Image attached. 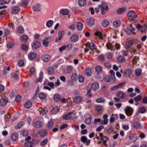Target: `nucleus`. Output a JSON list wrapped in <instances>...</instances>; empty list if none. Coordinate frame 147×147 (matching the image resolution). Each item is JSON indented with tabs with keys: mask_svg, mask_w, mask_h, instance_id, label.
Returning <instances> with one entry per match:
<instances>
[{
	"mask_svg": "<svg viewBox=\"0 0 147 147\" xmlns=\"http://www.w3.org/2000/svg\"><path fill=\"white\" fill-rule=\"evenodd\" d=\"M32 105V102L30 101H27L24 105V107L26 108H29Z\"/></svg>",
	"mask_w": 147,
	"mask_h": 147,
	"instance_id": "nucleus-34",
	"label": "nucleus"
},
{
	"mask_svg": "<svg viewBox=\"0 0 147 147\" xmlns=\"http://www.w3.org/2000/svg\"><path fill=\"white\" fill-rule=\"evenodd\" d=\"M134 30L135 29L133 27L132 25L131 24L129 26H127V29L125 30V31L127 34L130 35L132 33L134 34L136 33L134 31Z\"/></svg>",
	"mask_w": 147,
	"mask_h": 147,
	"instance_id": "nucleus-1",
	"label": "nucleus"
},
{
	"mask_svg": "<svg viewBox=\"0 0 147 147\" xmlns=\"http://www.w3.org/2000/svg\"><path fill=\"white\" fill-rule=\"evenodd\" d=\"M53 23V21L52 20H49L46 23V26L48 28L51 27Z\"/></svg>",
	"mask_w": 147,
	"mask_h": 147,
	"instance_id": "nucleus-30",
	"label": "nucleus"
},
{
	"mask_svg": "<svg viewBox=\"0 0 147 147\" xmlns=\"http://www.w3.org/2000/svg\"><path fill=\"white\" fill-rule=\"evenodd\" d=\"M77 75L76 73L72 74L71 76V79L72 81H76L77 80Z\"/></svg>",
	"mask_w": 147,
	"mask_h": 147,
	"instance_id": "nucleus-43",
	"label": "nucleus"
},
{
	"mask_svg": "<svg viewBox=\"0 0 147 147\" xmlns=\"http://www.w3.org/2000/svg\"><path fill=\"white\" fill-rule=\"evenodd\" d=\"M29 3V0H22L21 6L24 8H25Z\"/></svg>",
	"mask_w": 147,
	"mask_h": 147,
	"instance_id": "nucleus-17",
	"label": "nucleus"
},
{
	"mask_svg": "<svg viewBox=\"0 0 147 147\" xmlns=\"http://www.w3.org/2000/svg\"><path fill=\"white\" fill-rule=\"evenodd\" d=\"M135 75L137 76H140L142 74V69L141 68H137L135 70Z\"/></svg>",
	"mask_w": 147,
	"mask_h": 147,
	"instance_id": "nucleus-29",
	"label": "nucleus"
},
{
	"mask_svg": "<svg viewBox=\"0 0 147 147\" xmlns=\"http://www.w3.org/2000/svg\"><path fill=\"white\" fill-rule=\"evenodd\" d=\"M133 42L132 41H129L127 43H126L127 46L126 47V49H128L129 47H131L133 44Z\"/></svg>",
	"mask_w": 147,
	"mask_h": 147,
	"instance_id": "nucleus-46",
	"label": "nucleus"
},
{
	"mask_svg": "<svg viewBox=\"0 0 147 147\" xmlns=\"http://www.w3.org/2000/svg\"><path fill=\"white\" fill-rule=\"evenodd\" d=\"M91 87L93 90H96L99 88V84L96 82H94L92 84Z\"/></svg>",
	"mask_w": 147,
	"mask_h": 147,
	"instance_id": "nucleus-12",
	"label": "nucleus"
},
{
	"mask_svg": "<svg viewBox=\"0 0 147 147\" xmlns=\"http://www.w3.org/2000/svg\"><path fill=\"white\" fill-rule=\"evenodd\" d=\"M40 43L38 41L35 40L33 42L32 47L35 49H37L40 47Z\"/></svg>",
	"mask_w": 147,
	"mask_h": 147,
	"instance_id": "nucleus-6",
	"label": "nucleus"
},
{
	"mask_svg": "<svg viewBox=\"0 0 147 147\" xmlns=\"http://www.w3.org/2000/svg\"><path fill=\"white\" fill-rule=\"evenodd\" d=\"M99 9H108L109 7L107 3L105 1H103L102 5H99L98 6Z\"/></svg>",
	"mask_w": 147,
	"mask_h": 147,
	"instance_id": "nucleus-5",
	"label": "nucleus"
},
{
	"mask_svg": "<svg viewBox=\"0 0 147 147\" xmlns=\"http://www.w3.org/2000/svg\"><path fill=\"white\" fill-rule=\"evenodd\" d=\"M128 16L129 20H132L136 17L137 15L134 11L131 10L128 13Z\"/></svg>",
	"mask_w": 147,
	"mask_h": 147,
	"instance_id": "nucleus-2",
	"label": "nucleus"
},
{
	"mask_svg": "<svg viewBox=\"0 0 147 147\" xmlns=\"http://www.w3.org/2000/svg\"><path fill=\"white\" fill-rule=\"evenodd\" d=\"M50 56L48 55H44L42 56V60L45 62H47L50 59Z\"/></svg>",
	"mask_w": 147,
	"mask_h": 147,
	"instance_id": "nucleus-11",
	"label": "nucleus"
},
{
	"mask_svg": "<svg viewBox=\"0 0 147 147\" xmlns=\"http://www.w3.org/2000/svg\"><path fill=\"white\" fill-rule=\"evenodd\" d=\"M105 101V99L103 98H100L96 99V102L98 103L104 102Z\"/></svg>",
	"mask_w": 147,
	"mask_h": 147,
	"instance_id": "nucleus-41",
	"label": "nucleus"
},
{
	"mask_svg": "<svg viewBox=\"0 0 147 147\" xmlns=\"http://www.w3.org/2000/svg\"><path fill=\"white\" fill-rule=\"evenodd\" d=\"M131 73V71L129 69H126L124 71L123 76L125 77H127V76H130Z\"/></svg>",
	"mask_w": 147,
	"mask_h": 147,
	"instance_id": "nucleus-10",
	"label": "nucleus"
},
{
	"mask_svg": "<svg viewBox=\"0 0 147 147\" xmlns=\"http://www.w3.org/2000/svg\"><path fill=\"white\" fill-rule=\"evenodd\" d=\"M85 74L87 76H90L92 74L91 69L89 68L86 69L85 71Z\"/></svg>",
	"mask_w": 147,
	"mask_h": 147,
	"instance_id": "nucleus-39",
	"label": "nucleus"
},
{
	"mask_svg": "<svg viewBox=\"0 0 147 147\" xmlns=\"http://www.w3.org/2000/svg\"><path fill=\"white\" fill-rule=\"evenodd\" d=\"M85 123L87 125H90L91 123V118L89 117L86 118L85 120Z\"/></svg>",
	"mask_w": 147,
	"mask_h": 147,
	"instance_id": "nucleus-54",
	"label": "nucleus"
},
{
	"mask_svg": "<svg viewBox=\"0 0 147 147\" xmlns=\"http://www.w3.org/2000/svg\"><path fill=\"white\" fill-rule=\"evenodd\" d=\"M146 109L145 107H142L140 108L139 110V112L141 113H144L145 112Z\"/></svg>",
	"mask_w": 147,
	"mask_h": 147,
	"instance_id": "nucleus-61",
	"label": "nucleus"
},
{
	"mask_svg": "<svg viewBox=\"0 0 147 147\" xmlns=\"http://www.w3.org/2000/svg\"><path fill=\"white\" fill-rule=\"evenodd\" d=\"M60 12L63 15H67L68 14L69 11L68 10H61Z\"/></svg>",
	"mask_w": 147,
	"mask_h": 147,
	"instance_id": "nucleus-51",
	"label": "nucleus"
},
{
	"mask_svg": "<svg viewBox=\"0 0 147 147\" xmlns=\"http://www.w3.org/2000/svg\"><path fill=\"white\" fill-rule=\"evenodd\" d=\"M18 134L16 133L12 134L11 135V139L13 141H16L18 137Z\"/></svg>",
	"mask_w": 147,
	"mask_h": 147,
	"instance_id": "nucleus-27",
	"label": "nucleus"
},
{
	"mask_svg": "<svg viewBox=\"0 0 147 147\" xmlns=\"http://www.w3.org/2000/svg\"><path fill=\"white\" fill-rule=\"evenodd\" d=\"M72 112H69L67 114L63 116V118L65 120H68L71 119Z\"/></svg>",
	"mask_w": 147,
	"mask_h": 147,
	"instance_id": "nucleus-18",
	"label": "nucleus"
},
{
	"mask_svg": "<svg viewBox=\"0 0 147 147\" xmlns=\"http://www.w3.org/2000/svg\"><path fill=\"white\" fill-rule=\"evenodd\" d=\"M111 79H112L111 76L109 75H107L105 76L104 78V80L106 82H109L111 81Z\"/></svg>",
	"mask_w": 147,
	"mask_h": 147,
	"instance_id": "nucleus-42",
	"label": "nucleus"
},
{
	"mask_svg": "<svg viewBox=\"0 0 147 147\" xmlns=\"http://www.w3.org/2000/svg\"><path fill=\"white\" fill-rule=\"evenodd\" d=\"M48 140L47 138H46L43 140L41 142L40 145L42 146L45 145L47 142Z\"/></svg>",
	"mask_w": 147,
	"mask_h": 147,
	"instance_id": "nucleus-56",
	"label": "nucleus"
},
{
	"mask_svg": "<svg viewBox=\"0 0 147 147\" xmlns=\"http://www.w3.org/2000/svg\"><path fill=\"white\" fill-rule=\"evenodd\" d=\"M117 96L118 97L121 99H123L125 96L124 93L121 90L118 92L117 94Z\"/></svg>",
	"mask_w": 147,
	"mask_h": 147,
	"instance_id": "nucleus-8",
	"label": "nucleus"
},
{
	"mask_svg": "<svg viewBox=\"0 0 147 147\" xmlns=\"http://www.w3.org/2000/svg\"><path fill=\"white\" fill-rule=\"evenodd\" d=\"M24 28L22 26H19L17 28L16 32L18 33L22 34L24 32Z\"/></svg>",
	"mask_w": 147,
	"mask_h": 147,
	"instance_id": "nucleus-20",
	"label": "nucleus"
},
{
	"mask_svg": "<svg viewBox=\"0 0 147 147\" xmlns=\"http://www.w3.org/2000/svg\"><path fill=\"white\" fill-rule=\"evenodd\" d=\"M108 140V138L106 136H104L100 139L101 142H103V144L107 146V145L106 144V142Z\"/></svg>",
	"mask_w": 147,
	"mask_h": 147,
	"instance_id": "nucleus-19",
	"label": "nucleus"
},
{
	"mask_svg": "<svg viewBox=\"0 0 147 147\" xmlns=\"http://www.w3.org/2000/svg\"><path fill=\"white\" fill-rule=\"evenodd\" d=\"M61 99V96L58 94H56L54 96V100L56 102H58Z\"/></svg>",
	"mask_w": 147,
	"mask_h": 147,
	"instance_id": "nucleus-36",
	"label": "nucleus"
},
{
	"mask_svg": "<svg viewBox=\"0 0 147 147\" xmlns=\"http://www.w3.org/2000/svg\"><path fill=\"white\" fill-rule=\"evenodd\" d=\"M133 110V109L129 106L126 107L125 109L126 114L128 116L132 115Z\"/></svg>",
	"mask_w": 147,
	"mask_h": 147,
	"instance_id": "nucleus-3",
	"label": "nucleus"
},
{
	"mask_svg": "<svg viewBox=\"0 0 147 147\" xmlns=\"http://www.w3.org/2000/svg\"><path fill=\"white\" fill-rule=\"evenodd\" d=\"M118 61L120 62H123L125 61L124 57L122 56H119L117 58Z\"/></svg>",
	"mask_w": 147,
	"mask_h": 147,
	"instance_id": "nucleus-48",
	"label": "nucleus"
},
{
	"mask_svg": "<svg viewBox=\"0 0 147 147\" xmlns=\"http://www.w3.org/2000/svg\"><path fill=\"white\" fill-rule=\"evenodd\" d=\"M59 109L58 107H53L51 110V113L52 114H55L58 112Z\"/></svg>",
	"mask_w": 147,
	"mask_h": 147,
	"instance_id": "nucleus-22",
	"label": "nucleus"
},
{
	"mask_svg": "<svg viewBox=\"0 0 147 147\" xmlns=\"http://www.w3.org/2000/svg\"><path fill=\"white\" fill-rule=\"evenodd\" d=\"M125 84L126 82H123L119 84L118 85L116 86H116L117 88L118 89L123 87Z\"/></svg>",
	"mask_w": 147,
	"mask_h": 147,
	"instance_id": "nucleus-45",
	"label": "nucleus"
},
{
	"mask_svg": "<svg viewBox=\"0 0 147 147\" xmlns=\"http://www.w3.org/2000/svg\"><path fill=\"white\" fill-rule=\"evenodd\" d=\"M141 96L139 95L135 97L134 98V100L136 102H138L141 100Z\"/></svg>",
	"mask_w": 147,
	"mask_h": 147,
	"instance_id": "nucleus-62",
	"label": "nucleus"
},
{
	"mask_svg": "<svg viewBox=\"0 0 147 147\" xmlns=\"http://www.w3.org/2000/svg\"><path fill=\"white\" fill-rule=\"evenodd\" d=\"M39 111L40 112V114L43 115L44 114H45L47 113L48 110L46 108H43V109L41 108L39 109Z\"/></svg>",
	"mask_w": 147,
	"mask_h": 147,
	"instance_id": "nucleus-32",
	"label": "nucleus"
},
{
	"mask_svg": "<svg viewBox=\"0 0 147 147\" xmlns=\"http://www.w3.org/2000/svg\"><path fill=\"white\" fill-rule=\"evenodd\" d=\"M28 57L31 59H35L37 56L36 53L34 52L31 53L28 55Z\"/></svg>",
	"mask_w": 147,
	"mask_h": 147,
	"instance_id": "nucleus-25",
	"label": "nucleus"
},
{
	"mask_svg": "<svg viewBox=\"0 0 147 147\" xmlns=\"http://www.w3.org/2000/svg\"><path fill=\"white\" fill-rule=\"evenodd\" d=\"M28 47L27 45L23 44L21 46L22 49L24 51H26L28 49Z\"/></svg>",
	"mask_w": 147,
	"mask_h": 147,
	"instance_id": "nucleus-58",
	"label": "nucleus"
},
{
	"mask_svg": "<svg viewBox=\"0 0 147 147\" xmlns=\"http://www.w3.org/2000/svg\"><path fill=\"white\" fill-rule=\"evenodd\" d=\"M113 26L115 27H119L121 24V22L119 20H115L113 22Z\"/></svg>",
	"mask_w": 147,
	"mask_h": 147,
	"instance_id": "nucleus-31",
	"label": "nucleus"
},
{
	"mask_svg": "<svg viewBox=\"0 0 147 147\" xmlns=\"http://www.w3.org/2000/svg\"><path fill=\"white\" fill-rule=\"evenodd\" d=\"M134 127L136 129H138L141 126L140 124L137 122H136L133 123V124Z\"/></svg>",
	"mask_w": 147,
	"mask_h": 147,
	"instance_id": "nucleus-38",
	"label": "nucleus"
},
{
	"mask_svg": "<svg viewBox=\"0 0 147 147\" xmlns=\"http://www.w3.org/2000/svg\"><path fill=\"white\" fill-rule=\"evenodd\" d=\"M24 125V123L22 122H20L17 125V126L16 127V129H20L22 126Z\"/></svg>",
	"mask_w": 147,
	"mask_h": 147,
	"instance_id": "nucleus-57",
	"label": "nucleus"
},
{
	"mask_svg": "<svg viewBox=\"0 0 147 147\" xmlns=\"http://www.w3.org/2000/svg\"><path fill=\"white\" fill-rule=\"evenodd\" d=\"M83 27V24L80 22H79L76 24V27L78 30H81Z\"/></svg>",
	"mask_w": 147,
	"mask_h": 147,
	"instance_id": "nucleus-26",
	"label": "nucleus"
},
{
	"mask_svg": "<svg viewBox=\"0 0 147 147\" xmlns=\"http://www.w3.org/2000/svg\"><path fill=\"white\" fill-rule=\"evenodd\" d=\"M33 145L34 143L31 141L28 142L24 144L25 147H33Z\"/></svg>",
	"mask_w": 147,
	"mask_h": 147,
	"instance_id": "nucleus-28",
	"label": "nucleus"
},
{
	"mask_svg": "<svg viewBox=\"0 0 147 147\" xmlns=\"http://www.w3.org/2000/svg\"><path fill=\"white\" fill-rule=\"evenodd\" d=\"M78 3L79 6L83 7L86 5V0H78Z\"/></svg>",
	"mask_w": 147,
	"mask_h": 147,
	"instance_id": "nucleus-14",
	"label": "nucleus"
},
{
	"mask_svg": "<svg viewBox=\"0 0 147 147\" xmlns=\"http://www.w3.org/2000/svg\"><path fill=\"white\" fill-rule=\"evenodd\" d=\"M41 6L39 3H37L32 8L34 9H38L41 8Z\"/></svg>",
	"mask_w": 147,
	"mask_h": 147,
	"instance_id": "nucleus-63",
	"label": "nucleus"
},
{
	"mask_svg": "<svg viewBox=\"0 0 147 147\" xmlns=\"http://www.w3.org/2000/svg\"><path fill=\"white\" fill-rule=\"evenodd\" d=\"M106 47L107 49L110 50H111L113 49L114 47V46L112 45L111 43H107L106 45Z\"/></svg>",
	"mask_w": 147,
	"mask_h": 147,
	"instance_id": "nucleus-59",
	"label": "nucleus"
},
{
	"mask_svg": "<svg viewBox=\"0 0 147 147\" xmlns=\"http://www.w3.org/2000/svg\"><path fill=\"white\" fill-rule=\"evenodd\" d=\"M82 100L81 96H78L75 97L74 98V102L76 104H78Z\"/></svg>",
	"mask_w": 147,
	"mask_h": 147,
	"instance_id": "nucleus-9",
	"label": "nucleus"
},
{
	"mask_svg": "<svg viewBox=\"0 0 147 147\" xmlns=\"http://www.w3.org/2000/svg\"><path fill=\"white\" fill-rule=\"evenodd\" d=\"M78 81L80 82H83L84 80V77L81 75H79L78 76Z\"/></svg>",
	"mask_w": 147,
	"mask_h": 147,
	"instance_id": "nucleus-60",
	"label": "nucleus"
},
{
	"mask_svg": "<svg viewBox=\"0 0 147 147\" xmlns=\"http://www.w3.org/2000/svg\"><path fill=\"white\" fill-rule=\"evenodd\" d=\"M102 25L103 27H107L109 25V22L107 20H104L102 22Z\"/></svg>",
	"mask_w": 147,
	"mask_h": 147,
	"instance_id": "nucleus-37",
	"label": "nucleus"
},
{
	"mask_svg": "<svg viewBox=\"0 0 147 147\" xmlns=\"http://www.w3.org/2000/svg\"><path fill=\"white\" fill-rule=\"evenodd\" d=\"M108 115L107 114H105L102 117L103 119V120H101V125H107L108 122L109 120L108 119Z\"/></svg>",
	"mask_w": 147,
	"mask_h": 147,
	"instance_id": "nucleus-4",
	"label": "nucleus"
},
{
	"mask_svg": "<svg viewBox=\"0 0 147 147\" xmlns=\"http://www.w3.org/2000/svg\"><path fill=\"white\" fill-rule=\"evenodd\" d=\"M28 36L26 35H23L20 37V39L21 41L24 42L26 41L28 39Z\"/></svg>",
	"mask_w": 147,
	"mask_h": 147,
	"instance_id": "nucleus-52",
	"label": "nucleus"
},
{
	"mask_svg": "<svg viewBox=\"0 0 147 147\" xmlns=\"http://www.w3.org/2000/svg\"><path fill=\"white\" fill-rule=\"evenodd\" d=\"M81 140L83 143H85L87 141V138L85 136H82L81 138Z\"/></svg>",
	"mask_w": 147,
	"mask_h": 147,
	"instance_id": "nucleus-64",
	"label": "nucleus"
},
{
	"mask_svg": "<svg viewBox=\"0 0 147 147\" xmlns=\"http://www.w3.org/2000/svg\"><path fill=\"white\" fill-rule=\"evenodd\" d=\"M43 73L42 71H40L39 74V77L37 78L35 81L36 83H38L39 82H41L42 81L43 78Z\"/></svg>",
	"mask_w": 147,
	"mask_h": 147,
	"instance_id": "nucleus-15",
	"label": "nucleus"
},
{
	"mask_svg": "<svg viewBox=\"0 0 147 147\" xmlns=\"http://www.w3.org/2000/svg\"><path fill=\"white\" fill-rule=\"evenodd\" d=\"M94 22V21L93 18H90L88 19L87 20V23L89 26L92 25Z\"/></svg>",
	"mask_w": 147,
	"mask_h": 147,
	"instance_id": "nucleus-23",
	"label": "nucleus"
},
{
	"mask_svg": "<svg viewBox=\"0 0 147 147\" xmlns=\"http://www.w3.org/2000/svg\"><path fill=\"white\" fill-rule=\"evenodd\" d=\"M95 69L97 73H99L102 71V68L101 66L98 65L95 67Z\"/></svg>",
	"mask_w": 147,
	"mask_h": 147,
	"instance_id": "nucleus-33",
	"label": "nucleus"
},
{
	"mask_svg": "<svg viewBox=\"0 0 147 147\" xmlns=\"http://www.w3.org/2000/svg\"><path fill=\"white\" fill-rule=\"evenodd\" d=\"M96 36H98L100 39H102V37L101 33L99 31H97L95 33Z\"/></svg>",
	"mask_w": 147,
	"mask_h": 147,
	"instance_id": "nucleus-53",
	"label": "nucleus"
},
{
	"mask_svg": "<svg viewBox=\"0 0 147 147\" xmlns=\"http://www.w3.org/2000/svg\"><path fill=\"white\" fill-rule=\"evenodd\" d=\"M78 39V37L77 35H74L72 36L70 38L71 41L72 42L77 41Z\"/></svg>",
	"mask_w": 147,
	"mask_h": 147,
	"instance_id": "nucleus-21",
	"label": "nucleus"
},
{
	"mask_svg": "<svg viewBox=\"0 0 147 147\" xmlns=\"http://www.w3.org/2000/svg\"><path fill=\"white\" fill-rule=\"evenodd\" d=\"M72 68L71 66H68L67 67L66 71L67 73L70 74L71 73Z\"/></svg>",
	"mask_w": 147,
	"mask_h": 147,
	"instance_id": "nucleus-55",
	"label": "nucleus"
},
{
	"mask_svg": "<svg viewBox=\"0 0 147 147\" xmlns=\"http://www.w3.org/2000/svg\"><path fill=\"white\" fill-rule=\"evenodd\" d=\"M47 132L43 130H42L39 131V134L40 136L44 137L47 134Z\"/></svg>",
	"mask_w": 147,
	"mask_h": 147,
	"instance_id": "nucleus-44",
	"label": "nucleus"
},
{
	"mask_svg": "<svg viewBox=\"0 0 147 147\" xmlns=\"http://www.w3.org/2000/svg\"><path fill=\"white\" fill-rule=\"evenodd\" d=\"M53 122L51 120H50L48 123L47 127L48 129H50L53 126Z\"/></svg>",
	"mask_w": 147,
	"mask_h": 147,
	"instance_id": "nucleus-35",
	"label": "nucleus"
},
{
	"mask_svg": "<svg viewBox=\"0 0 147 147\" xmlns=\"http://www.w3.org/2000/svg\"><path fill=\"white\" fill-rule=\"evenodd\" d=\"M51 38H46L45 40H43L42 41V43L44 46L47 47L49 44L51 42Z\"/></svg>",
	"mask_w": 147,
	"mask_h": 147,
	"instance_id": "nucleus-7",
	"label": "nucleus"
},
{
	"mask_svg": "<svg viewBox=\"0 0 147 147\" xmlns=\"http://www.w3.org/2000/svg\"><path fill=\"white\" fill-rule=\"evenodd\" d=\"M86 46L88 47L90 50L95 49L96 48V46L92 42L90 43L89 44L86 43Z\"/></svg>",
	"mask_w": 147,
	"mask_h": 147,
	"instance_id": "nucleus-13",
	"label": "nucleus"
},
{
	"mask_svg": "<svg viewBox=\"0 0 147 147\" xmlns=\"http://www.w3.org/2000/svg\"><path fill=\"white\" fill-rule=\"evenodd\" d=\"M7 101L5 98H2L0 99V105L2 106H5L6 104Z\"/></svg>",
	"mask_w": 147,
	"mask_h": 147,
	"instance_id": "nucleus-16",
	"label": "nucleus"
},
{
	"mask_svg": "<svg viewBox=\"0 0 147 147\" xmlns=\"http://www.w3.org/2000/svg\"><path fill=\"white\" fill-rule=\"evenodd\" d=\"M110 72L111 74V76L112 79L114 81H115V73L114 72L113 70H111L110 71Z\"/></svg>",
	"mask_w": 147,
	"mask_h": 147,
	"instance_id": "nucleus-49",
	"label": "nucleus"
},
{
	"mask_svg": "<svg viewBox=\"0 0 147 147\" xmlns=\"http://www.w3.org/2000/svg\"><path fill=\"white\" fill-rule=\"evenodd\" d=\"M102 108L100 106H97L95 109V111L97 112V113L98 114L100 113L102 111Z\"/></svg>",
	"mask_w": 147,
	"mask_h": 147,
	"instance_id": "nucleus-50",
	"label": "nucleus"
},
{
	"mask_svg": "<svg viewBox=\"0 0 147 147\" xmlns=\"http://www.w3.org/2000/svg\"><path fill=\"white\" fill-rule=\"evenodd\" d=\"M54 69L52 67H49L47 69L48 73L49 75L52 74L54 73Z\"/></svg>",
	"mask_w": 147,
	"mask_h": 147,
	"instance_id": "nucleus-40",
	"label": "nucleus"
},
{
	"mask_svg": "<svg viewBox=\"0 0 147 147\" xmlns=\"http://www.w3.org/2000/svg\"><path fill=\"white\" fill-rule=\"evenodd\" d=\"M38 96L39 98L41 99H44L46 97L45 94L43 93H39Z\"/></svg>",
	"mask_w": 147,
	"mask_h": 147,
	"instance_id": "nucleus-47",
	"label": "nucleus"
},
{
	"mask_svg": "<svg viewBox=\"0 0 147 147\" xmlns=\"http://www.w3.org/2000/svg\"><path fill=\"white\" fill-rule=\"evenodd\" d=\"M34 125L36 128H39L42 126V123L40 121H37L35 122Z\"/></svg>",
	"mask_w": 147,
	"mask_h": 147,
	"instance_id": "nucleus-24",
	"label": "nucleus"
}]
</instances>
